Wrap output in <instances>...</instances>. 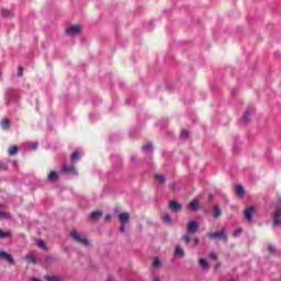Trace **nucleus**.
Here are the masks:
<instances>
[{"label": "nucleus", "mask_w": 281, "mask_h": 281, "mask_svg": "<svg viewBox=\"0 0 281 281\" xmlns=\"http://www.w3.org/2000/svg\"><path fill=\"white\" fill-rule=\"evenodd\" d=\"M228 281H236L235 279H231V280H228Z\"/></svg>", "instance_id": "48"}, {"label": "nucleus", "mask_w": 281, "mask_h": 281, "mask_svg": "<svg viewBox=\"0 0 281 281\" xmlns=\"http://www.w3.org/2000/svg\"><path fill=\"white\" fill-rule=\"evenodd\" d=\"M240 234H243V228H237L233 232L234 238H238V236H240Z\"/></svg>", "instance_id": "29"}, {"label": "nucleus", "mask_w": 281, "mask_h": 281, "mask_svg": "<svg viewBox=\"0 0 281 281\" xmlns=\"http://www.w3.org/2000/svg\"><path fill=\"white\" fill-rule=\"evenodd\" d=\"M46 260L47 262H49L52 260V257H47Z\"/></svg>", "instance_id": "44"}, {"label": "nucleus", "mask_w": 281, "mask_h": 281, "mask_svg": "<svg viewBox=\"0 0 281 281\" xmlns=\"http://www.w3.org/2000/svg\"><path fill=\"white\" fill-rule=\"evenodd\" d=\"M268 251H269V254H276V247L268 246Z\"/></svg>", "instance_id": "36"}, {"label": "nucleus", "mask_w": 281, "mask_h": 281, "mask_svg": "<svg viewBox=\"0 0 281 281\" xmlns=\"http://www.w3.org/2000/svg\"><path fill=\"white\" fill-rule=\"evenodd\" d=\"M169 210L177 214V213L181 212V210H183V205H181V203H179L177 201H170L169 202Z\"/></svg>", "instance_id": "7"}, {"label": "nucleus", "mask_w": 281, "mask_h": 281, "mask_svg": "<svg viewBox=\"0 0 281 281\" xmlns=\"http://www.w3.org/2000/svg\"><path fill=\"white\" fill-rule=\"evenodd\" d=\"M189 207L190 210H192L193 212H196V210H199V200H192L189 203Z\"/></svg>", "instance_id": "17"}, {"label": "nucleus", "mask_w": 281, "mask_h": 281, "mask_svg": "<svg viewBox=\"0 0 281 281\" xmlns=\"http://www.w3.org/2000/svg\"><path fill=\"white\" fill-rule=\"evenodd\" d=\"M11 236H12V232L10 231L3 232V229L0 228V239L10 238Z\"/></svg>", "instance_id": "19"}, {"label": "nucleus", "mask_w": 281, "mask_h": 281, "mask_svg": "<svg viewBox=\"0 0 281 281\" xmlns=\"http://www.w3.org/2000/svg\"><path fill=\"white\" fill-rule=\"evenodd\" d=\"M44 279L47 281H63V278L59 276H45Z\"/></svg>", "instance_id": "21"}, {"label": "nucleus", "mask_w": 281, "mask_h": 281, "mask_svg": "<svg viewBox=\"0 0 281 281\" xmlns=\"http://www.w3.org/2000/svg\"><path fill=\"white\" fill-rule=\"evenodd\" d=\"M182 240L183 243H186V245H190V243H192V237H190V233H187L182 236Z\"/></svg>", "instance_id": "23"}, {"label": "nucleus", "mask_w": 281, "mask_h": 281, "mask_svg": "<svg viewBox=\"0 0 281 281\" xmlns=\"http://www.w3.org/2000/svg\"><path fill=\"white\" fill-rule=\"evenodd\" d=\"M190 135V132L188 130H182L181 137H188Z\"/></svg>", "instance_id": "35"}, {"label": "nucleus", "mask_w": 281, "mask_h": 281, "mask_svg": "<svg viewBox=\"0 0 281 281\" xmlns=\"http://www.w3.org/2000/svg\"><path fill=\"white\" fill-rule=\"evenodd\" d=\"M193 241L195 243V245H200L201 239H199V237H195V238L193 239Z\"/></svg>", "instance_id": "40"}, {"label": "nucleus", "mask_w": 281, "mask_h": 281, "mask_svg": "<svg viewBox=\"0 0 281 281\" xmlns=\"http://www.w3.org/2000/svg\"><path fill=\"white\" fill-rule=\"evenodd\" d=\"M176 256H184L186 251L183 250V247L177 246L175 250Z\"/></svg>", "instance_id": "24"}, {"label": "nucleus", "mask_w": 281, "mask_h": 281, "mask_svg": "<svg viewBox=\"0 0 281 281\" xmlns=\"http://www.w3.org/2000/svg\"><path fill=\"white\" fill-rule=\"evenodd\" d=\"M211 240H216V238H222L223 243H227L228 236H227V228L223 227L221 232H210L206 234Z\"/></svg>", "instance_id": "1"}, {"label": "nucleus", "mask_w": 281, "mask_h": 281, "mask_svg": "<svg viewBox=\"0 0 281 281\" xmlns=\"http://www.w3.org/2000/svg\"><path fill=\"white\" fill-rule=\"evenodd\" d=\"M78 159H80V154L78 151L72 153L71 160L72 161H78Z\"/></svg>", "instance_id": "30"}, {"label": "nucleus", "mask_w": 281, "mask_h": 281, "mask_svg": "<svg viewBox=\"0 0 281 281\" xmlns=\"http://www.w3.org/2000/svg\"><path fill=\"white\" fill-rule=\"evenodd\" d=\"M11 216L10 213L0 211V218H11Z\"/></svg>", "instance_id": "28"}, {"label": "nucleus", "mask_w": 281, "mask_h": 281, "mask_svg": "<svg viewBox=\"0 0 281 281\" xmlns=\"http://www.w3.org/2000/svg\"><path fill=\"white\" fill-rule=\"evenodd\" d=\"M0 258H1V260H5L10 265H12V262H14V258H12V255H10L3 250L0 251Z\"/></svg>", "instance_id": "10"}, {"label": "nucleus", "mask_w": 281, "mask_h": 281, "mask_svg": "<svg viewBox=\"0 0 281 281\" xmlns=\"http://www.w3.org/2000/svg\"><path fill=\"white\" fill-rule=\"evenodd\" d=\"M170 188H175V182H172V183L170 184Z\"/></svg>", "instance_id": "45"}, {"label": "nucleus", "mask_w": 281, "mask_h": 281, "mask_svg": "<svg viewBox=\"0 0 281 281\" xmlns=\"http://www.w3.org/2000/svg\"><path fill=\"white\" fill-rule=\"evenodd\" d=\"M154 281H161V280H159V278H154Z\"/></svg>", "instance_id": "46"}, {"label": "nucleus", "mask_w": 281, "mask_h": 281, "mask_svg": "<svg viewBox=\"0 0 281 281\" xmlns=\"http://www.w3.org/2000/svg\"><path fill=\"white\" fill-rule=\"evenodd\" d=\"M272 227H277L281 229V206H280V201L278 202V205L272 213Z\"/></svg>", "instance_id": "2"}, {"label": "nucleus", "mask_w": 281, "mask_h": 281, "mask_svg": "<svg viewBox=\"0 0 281 281\" xmlns=\"http://www.w3.org/2000/svg\"><path fill=\"white\" fill-rule=\"evenodd\" d=\"M199 232V222L198 221H190L187 224V233L188 234H196Z\"/></svg>", "instance_id": "5"}, {"label": "nucleus", "mask_w": 281, "mask_h": 281, "mask_svg": "<svg viewBox=\"0 0 281 281\" xmlns=\"http://www.w3.org/2000/svg\"><path fill=\"white\" fill-rule=\"evenodd\" d=\"M37 247H40V249H47V246L45 245V241L43 240H37Z\"/></svg>", "instance_id": "32"}, {"label": "nucleus", "mask_w": 281, "mask_h": 281, "mask_svg": "<svg viewBox=\"0 0 281 281\" xmlns=\"http://www.w3.org/2000/svg\"><path fill=\"white\" fill-rule=\"evenodd\" d=\"M151 267L153 269H159L161 267V259H159V257H154Z\"/></svg>", "instance_id": "14"}, {"label": "nucleus", "mask_w": 281, "mask_h": 281, "mask_svg": "<svg viewBox=\"0 0 281 281\" xmlns=\"http://www.w3.org/2000/svg\"><path fill=\"white\" fill-rule=\"evenodd\" d=\"M251 113H254V109H247L245 114H244V119L246 120V122H249V115H251Z\"/></svg>", "instance_id": "26"}, {"label": "nucleus", "mask_w": 281, "mask_h": 281, "mask_svg": "<svg viewBox=\"0 0 281 281\" xmlns=\"http://www.w3.org/2000/svg\"><path fill=\"white\" fill-rule=\"evenodd\" d=\"M143 150L150 151L153 150V144L147 143L143 146Z\"/></svg>", "instance_id": "31"}, {"label": "nucleus", "mask_w": 281, "mask_h": 281, "mask_svg": "<svg viewBox=\"0 0 281 281\" xmlns=\"http://www.w3.org/2000/svg\"><path fill=\"white\" fill-rule=\"evenodd\" d=\"M102 216H103V214H102L101 211H93V212L91 213V218H92L93 221H100V218H102Z\"/></svg>", "instance_id": "16"}, {"label": "nucleus", "mask_w": 281, "mask_h": 281, "mask_svg": "<svg viewBox=\"0 0 281 281\" xmlns=\"http://www.w3.org/2000/svg\"><path fill=\"white\" fill-rule=\"evenodd\" d=\"M254 214H256V206H248L244 210V216L248 223H254Z\"/></svg>", "instance_id": "4"}, {"label": "nucleus", "mask_w": 281, "mask_h": 281, "mask_svg": "<svg viewBox=\"0 0 281 281\" xmlns=\"http://www.w3.org/2000/svg\"><path fill=\"white\" fill-rule=\"evenodd\" d=\"M119 221L121 225H126L131 221V214L126 212L119 214Z\"/></svg>", "instance_id": "8"}, {"label": "nucleus", "mask_w": 281, "mask_h": 281, "mask_svg": "<svg viewBox=\"0 0 281 281\" xmlns=\"http://www.w3.org/2000/svg\"><path fill=\"white\" fill-rule=\"evenodd\" d=\"M80 32H82V27H80V25H72L66 30V34H68V36H76V34H80Z\"/></svg>", "instance_id": "6"}, {"label": "nucleus", "mask_w": 281, "mask_h": 281, "mask_svg": "<svg viewBox=\"0 0 281 281\" xmlns=\"http://www.w3.org/2000/svg\"><path fill=\"white\" fill-rule=\"evenodd\" d=\"M164 223H172V218H170V215L166 214L162 216Z\"/></svg>", "instance_id": "33"}, {"label": "nucleus", "mask_w": 281, "mask_h": 281, "mask_svg": "<svg viewBox=\"0 0 281 281\" xmlns=\"http://www.w3.org/2000/svg\"><path fill=\"white\" fill-rule=\"evenodd\" d=\"M10 126H11L10 120L3 119V120L1 121V127L3 128V131L10 130Z\"/></svg>", "instance_id": "18"}, {"label": "nucleus", "mask_w": 281, "mask_h": 281, "mask_svg": "<svg viewBox=\"0 0 281 281\" xmlns=\"http://www.w3.org/2000/svg\"><path fill=\"white\" fill-rule=\"evenodd\" d=\"M199 262H200V267L202 269H207V267H210V265L207 263V260H205L203 258L199 259Z\"/></svg>", "instance_id": "25"}, {"label": "nucleus", "mask_w": 281, "mask_h": 281, "mask_svg": "<svg viewBox=\"0 0 281 281\" xmlns=\"http://www.w3.org/2000/svg\"><path fill=\"white\" fill-rule=\"evenodd\" d=\"M1 15L4 16V19H12V16H14V13H12V11L8 9H2Z\"/></svg>", "instance_id": "13"}, {"label": "nucleus", "mask_w": 281, "mask_h": 281, "mask_svg": "<svg viewBox=\"0 0 281 281\" xmlns=\"http://www.w3.org/2000/svg\"><path fill=\"white\" fill-rule=\"evenodd\" d=\"M214 200V196L212 194L209 195V203Z\"/></svg>", "instance_id": "42"}, {"label": "nucleus", "mask_w": 281, "mask_h": 281, "mask_svg": "<svg viewBox=\"0 0 281 281\" xmlns=\"http://www.w3.org/2000/svg\"><path fill=\"white\" fill-rule=\"evenodd\" d=\"M218 267H220V265L217 263V265L215 266V269H218Z\"/></svg>", "instance_id": "47"}, {"label": "nucleus", "mask_w": 281, "mask_h": 281, "mask_svg": "<svg viewBox=\"0 0 281 281\" xmlns=\"http://www.w3.org/2000/svg\"><path fill=\"white\" fill-rule=\"evenodd\" d=\"M60 175H58V172L56 171H50L48 175V181H52L54 183V181H58Z\"/></svg>", "instance_id": "11"}, {"label": "nucleus", "mask_w": 281, "mask_h": 281, "mask_svg": "<svg viewBox=\"0 0 281 281\" xmlns=\"http://www.w3.org/2000/svg\"><path fill=\"white\" fill-rule=\"evenodd\" d=\"M105 221H106L108 223H111V215H105Z\"/></svg>", "instance_id": "41"}, {"label": "nucleus", "mask_w": 281, "mask_h": 281, "mask_svg": "<svg viewBox=\"0 0 281 281\" xmlns=\"http://www.w3.org/2000/svg\"><path fill=\"white\" fill-rule=\"evenodd\" d=\"M31 281H41V280H38L36 278H32Z\"/></svg>", "instance_id": "43"}, {"label": "nucleus", "mask_w": 281, "mask_h": 281, "mask_svg": "<svg viewBox=\"0 0 281 281\" xmlns=\"http://www.w3.org/2000/svg\"><path fill=\"white\" fill-rule=\"evenodd\" d=\"M126 229V224H121V226L119 227L120 232H125Z\"/></svg>", "instance_id": "38"}, {"label": "nucleus", "mask_w": 281, "mask_h": 281, "mask_svg": "<svg viewBox=\"0 0 281 281\" xmlns=\"http://www.w3.org/2000/svg\"><path fill=\"white\" fill-rule=\"evenodd\" d=\"M8 153L10 156L16 155V153H19V147L16 145H13L9 148Z\"/></svg>", "instance_id": "22"}, {"label": "nucleus", "mask_w": 281, "mask_h": 281, "mask_svg": "<svg viewBox=\"0 0 281 281\" xmlns=\"http://www.w3.org/2000/svg\"><path fill=\"white\" fill-rule=\"evenodd\" d=\"M63 170L66 172V175H78L76 167L72 165H64Z\"/></svg>", "instance_id": "9"}, {"label": "nucleus", "mask_w": 281, "mask_h": 281, "mask_svg": "<svg viewBox=\"0 0 281 281\" xmlns=\"http://www.w3.org/2000/svg\"><path fill=\"white\" fill-rule=\"evenodd\" d=\"M70 237L75 243H78L79 245H83V247H88L89 245V239H87V236L80 235L78 232L72 231L70 232Z\"/></svg>", "instance_id": "3"}, {"label": "nucleus", "mask_w": 281, "mask_h": 281, "mask_svg": "<svg viewBox=\"0 0 281 281\" xmlns=\"http://www.w3.org/2000/svg\"><path fill=\"white\" fill-rule=\"evenodd\" d=\"M18 76H19V78L23 77V68L22 67H19Z\"/></svg>", "instance_id": "37"}, {"label": "nucleus", "mask_w": 281, "mask_h": 281, "mask_svg": "<svg viewBox=\"0 0 281 281\" xmlns=\"http://www.w3.org/2000/svg\"><path fill=\"white\" fill-rule=\"evenodd\" d=\"M236 195L243 199L245 196V187L244 186H237L236 187Z\"/></svg>", "instance_id": "12"}, {"label": "nucleus", "mask_w": 281, "mask_h": 281, "mask_svg": "<svg viewBox=\"0 0 281 281\" xmlns=\"http://www.w3.org/2000/svg\"><path fill=\"white\" fill-rule=\"evenodd\" d=\"M210 258H211L212 260H218V256H217L215 252H211V254H210Z\"/></svg>", "instance_id": "34"}, {"label": "nucleus", "mask_w": 281, "mask_h": 281, "mask_svg": "<svg viewBox=\"0 0 281 281\" xmlns=\"http://www.w3.org/2000/svg\"><path fill=\"white\" fill-rule=\"evenodd\" d=\"M221 214H223V212L221 211V207L215 204L214 207H213L214 218H220Z\"/></svg>", "instance_id": "15"}, {"label": "nucleus", "mask_w": 281, "mask_h": 281, "mask_svg": "<svg viewBox=\"0 0 281 281\" xmlns=\"http://www.w3.org/2000/svg\"><path fill=\"white\" fill-rule=\"evenodd\" d=\"M156 179H158V181L160 183H166V176L161 175V173H157L156 175Z\"/></svg>", "instance_id": "27"}, {"label": "nucleus", "mask_w": 281, "mask_h": 281, "mask_svg": "<svg viewBox=\"0 0 281 281\" xmlns=\"http://www.w3.org/2000/svg\"><path fill=\"white\" fill-rule=\"evenodd\" d=\"M25 260H27V262H31L32 265H36V257L33 254H27L25 256Z\"/></svg>", "instance_id": "20"}, {"label": "nucleus", "mask_w": 281, "mask_h": 281, "mask_svg": "<svg viewBox=\"0 0 281 281\" xmlns=\"http://www.w3.org/2000/svg\"><path fill=\"white\" fill-rule=\"evenodd\" d=\"M0 168H1L2 170H8V165L0 164Z\"/></svg>", "instance_id": "39"}]
</instances>
